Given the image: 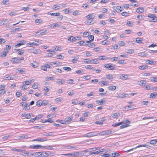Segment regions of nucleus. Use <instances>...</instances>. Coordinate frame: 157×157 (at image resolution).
Masks as SVG:
<instances>
[{"label":"nucleus","instance_id":"nucleus-45","mask_svg":"<svg viewBox=\"0 0 157 157\" xmlns=\"http://www.w3.org/2000/svg\"><path fill=\"white\" fill-rule=\"evenodd\" d=\"M30 107L29 106H29H27V103L25 104V107L24 108V109L25 110H28L30 109Z\"/></svg>","mask_w":157,"mask_h":157},{"label":"nucleus","instance_id":"nucleus-36","mask_svg":"<svg viewBox=\"0 0 157 157\" xmlns=\"http://www.w3.org/2000/svg\"><path fill=\"white\" fill-rule=\"evenodd\" d=\"M157 95V93H151L150 94V98H154Z\"/></svg>","mask_w":157,"mask_h":157},{"label":"nucleus","instance_id":"nucleus-64","mask_svg":"<svg viewBox=\"0 0 157 157\" xmlns=\"http://www.w3.org/2000/svg\"><path fill=\"white\" fill-rule=\"evenodd\" d=\"M157 21V17H155V16H154V17L152 18L151 21L155 22Z\"/></svg>","mask_w":157,"mask_h":157},{"label":"nucleus","instance_id":"nucleus-40","mask_svg":"<svg viewBox=\"0 0 157 157\" xmlns=\"http://www.w3.org/2000/svg\"><path fill=\"white\" fill-rule=\"evenodd\" d=\"M62 100L61 98L60 97L58 98L55 99V102L56 103H59Z\"/></svg>","mask_w":157,"mask_h":157},{"label":"nucleus","instance_id":"nucleus-33","mask_svg":"<svg viewBox=\"0 0 157 157\" xmlns=\"http://www.w3.org/2000/svg\"><path fill=\"white\" fill-rule=\"evenodd\" d=\"M138 55L139 56L142 57H146L147 55V54L145 53L144 52L139 53Z\"/></svg>","mask_w":157,"mask_h":157},{"label":"nucleus","instance_id":"nucleus-9","mask_svg":"<svg viewBox=\"0 0 157 157\" xmlns=\"http://www.w3.org/2000/svg\"><path fill=\"white\" fill-rule=\"evenodd\" d=\"M119 78L123 80H127L128 79V77L127 74L121 75L119 77Z\"/></svg>","mask_w":157,"mask_h":157},{"label":"nucleus","instance_id":"nucleus-21","mask_svg":"<svg viewBox=\"0 0 157 157\" xmlns=\"http://www.w3.org/2000/svg\"><path fill=\"white\" fill-rule=\"evenodd\" d=\"M46 81H48L49 80H54L55 79V78L53 77H46L45 78Z\"/></svg>","mask_w":157,"mask_h":157},{"label":"nucleus","instance_id":"nucleus-34","mask_svg":"<svg viewBox=\"0 0 157 157\" xmlns=\"http://www.w3.org/2000/svg\"><path fill=\"white\" fill-rule=\"evenodd\" d=\"M18 71L21 74H25L26 72V71L23 69H20V68H18L17 69Z\"/></svg>","mask_w":157,"mask_h":157},{"label":"nucleus","instance_id":"nucleus-29","mask_svg":"<svg viewBox=\"0 0 157 157\" xmlns=\"http://www.w3.org/2000/svg\"><path fill=\"white\" fill-rule=\"evenodd\" d=\"M128 95V94H121L120 95H118V96L117 97H119V98H125L126 97V95Z\"/></svg>","mask_w":157,"mask_h":157},{"label":"nucleus","instance_id":"nucleus-55","mask_svg":"<svg viewBox=\"0 0 157 157\" xmlns=\"http://www.w3.org/2000/svg\"><path fill=\"white\" fill-rule=\"evenodd\" d=\"M59 7H60L59 6H57L56 5H55L53 6L52 9L54 10H59Z\"/></svg>","mask_w":157,"mask_h":157},{"label":"nucleus","instance_id":"nucleus-56","mask_svg":"<svg viewBox=\"0 0 157 157\" xmlns=\"http://www.w3.org/2000/svg\"><path fill=\"white\" fill-rule=\"evenodd\" d=\"M91 133L92 134V135L93 136H97L98 135V133L97 132H91Z\"/></svg>","mask_w":157,"mask_h":157},{"label":"nucleus","instance_id":"nucleus-8","mask_svg":"<svg viewBox=\"0 0 157 157\" xmlns=\"http://www.w3.org/2000/svg\"><path fill=\"white\" fill-rule=\"evenodd\" d=\"M4 79L6 80H12L14 79V78L13 77H11L10 75L7 74L5 76L4 78Z\"/></svg>","mask_w":157,"mask_h":157},{"label":"nucleus","instance_id":"nucleus-35","mask_svg":"<svg viewBox=\"0 0 157 157\" xmlns=\"http://www.w3.org/2000/svg\"><path fill=\"white\" fill-rule=\"evenodd\" d=\"M116 86H110L109 87L108 89L109 90H114L116 89Z\"/></svg>","mask_w":157,"mask_h":157},{"label":"nucleus","instance_id":"nucleus-49","mask_svg":"<svg viewBox=\"0 0 157 157\" xmlns=\"http://www.w3.org/2000/svg\"><path fill=\"white\" fill-rule=\"evenodd\" d=\"M92 20H91L90 19H88L86 20V24H91V23L92 22Z\"/></svg>","mask_w":157,"mask_h":157},{"label":"nucleus","instance_id":"nucleus-12","mask_svg":"<svg viewBox=\"0 0 157 157\" xmlns=\"http://www.w3.org/2000/svg\"><path fill=\"white\" fill-rule=\"evenodd\" d=\"M86 17L87 19H92L93 20V19L95 18V15L94 13H92L87 15Z\"/></svg>","mask_w":157,"mask_h":157},{"label":"nucleus","instance_id":"nucleus-31","mask_svg":"<svg viewBox=\"0 0 157 157\" xmlns=\"http://www.w3.org/2000/svg\"><path fill=\"white\" fill-rule=\"evenodd\" d=\"M90 63H91L97 64L98 63V61L97 59H94L90 60Z\"/></svg>","mask_w":157,"mask_h":157},{"label":"nucleus","instance_id":"nucleus-25","mask_svg":"<svg viewBox=\"0 0 157 157\" xmlns=\"http://www.w3.org/2000/svg\"><path fill=\"white\" fill-rule=\"evenodd\" d=\"M25 43H26L25 41L23 40L22 42H21V43H19L18 44H16L15 45V47L16 48H17L18 47L20 46H21V45L24 44H25Z\"/></svg>","mask_w":157,"mask_h":157},{"label":"nucleus","instance_id":"nucleus-5","mask_svg":"<svg viewBox=\"0 0 157 157\" xmlns=\"http://www.w3.org/2000/svg\"><path fill=\"white\" fill-rule=\"evenodd\" d=\"M149 147V146L147 145H146V144H144V145H138V146H137L135 148H133L130 149L129 150L125 151V152L128 153V152H129V151H133V150H135L136 149V148H138V147Z\"/></svg>","mask_w":157,"mask_h":157},{"label":"nucleus","instance_id":"nucleus-20","mask_svg":"<svg viewBox=\"0 0 157 157\" xmlns=\"http://www.w3.org/2000/svg\"><path fill=\"white\" fill-rule=\"evenodd\" d=\"M47 30L46 29H43L40 30V35H45L47 33Z\"/></svg>","mask_w":157,"mask_h":157},{"label":"nucleus","instance_id":"nucleus-10","mask_svg":"<svg viewBox=\"0 0 157 157\" xmlns=\"http://www.w3.org/2000/svg\"><path fill=\"white\" fill-rule=\"evenodd\" d=\"M48 140V139L47 138L44 137L42 138H38V139H35L34 140L36 141H39L40 142H44Z\"/></svg>","mask_w":157,"mask_h":157},{"label":"nucleus","instance_id":"nucleus-62","mask_svg":"<svg viewBox=\"0 0 157 157\" xmlns=\"http://www.w3.org/2000/svg\"><path fill=\"white\" fill-rule=\"evenodd\" d=\"M16 13L15 12H12L9 13V15L10 16H15L17 15Z\"/></svg>","mask_w":157,"mask_h":157},{"label":"nucleus","instance_id":"nucleus-53","mask_svg":"<svg viewBox=\"0 0 157 157\" xmlns=\"http://www.w3.org/2000/svg\"><path fill=\"white\" fill-rule=\"evenodd\" d=\"M106 78H107L113 79V77L112 75H106Z\"/></svg>","mask_w":157,"mask_h":157},{"label":"nucleus","instance_id":"nucleus-11","mask_svg":"<svg viewBox=\"0 0 157 157\" xmlns=\"http://www.w3.org/2000/svg\"><path fill=\"white\" fill-rule=\"evenodd\" d=\"M102 100H97L96 101V103L99 104V105H105L106 104V101L104 100V99H101Z\"/></svg>","mask_w":157,"mask_h":157},{"label":"nucleus","instance_id":"nucleus-61","mask_svg":"<svg viewBox=\"0 0 157 157\" xmlns=\"http://www.w3.org/2000/svg\"><path fill=\"white\" fill-rule=\"evenodd\" d=\"M84 62L86 63H90V60L89 59H85L84 60Z\"/></svg>","mask_w":157,"mask_h":157},{"label":"nucleus","instance_id":"nucleus-57","mask_svg":"<svg viewBox=\"0 0 157 157\" xmlns=\"http://www.w3.org/2000/svg\"><path fill=\"white\" fill-rule=\"evenodd\" d=\"M42 22V20L40 19H36L35 21V22L36 23H41Z\"/></svg>","mask_w":157,"mask_h":157},{"label":"nucleus","instance_id":"nucleus-52","mask_svg":"<svg viewBox=\"0 0 157 157\" xmlns=\"http://www.w3.org/2000/svg\"><path fill=\"white\" fill-rule=\"evenodd\" d=\"M144 16L141 15H138L137 16V18L138 19L140 20H143L144 19Z\"/></svg>","mask_w":157,"mask_h":157},{"label":"nucleus","instance_id":"nucleus-23","mask_svg":"<svg viewBox=\"0 0 157 157\" xmlns=\"http://www.w3.org/2000/svg\"><path fill=\"white\" fill-rule=\"evenodd\" d=\"M78 59H79V57H78V56H76L75 57V58L74 59H72V62L73 63H76L77 61H78Z\"/></svg>","mask_w":157,"mask_h":157},{"label":"nucleus","instance_id":"nucleus-43","mask_svg":"<svg viewBox=\"0 0 157 157\" xmlns=\"http://www.w3.org/2000/svg\"><path fill=\"white\" fill-rule=\"evenodd\" d=\"M36 105L38 106H40L42 105V102L41 100H38L36 102Z\"/></svg>","mask_w":157,"mask_h":157},{"label":"nucleus","instance_id":"nucleus-18","mask_svg":"<svg viewBox=\"0 0 157 157\" xmlns=\"http://www.w3.org/2000/svg\"><path fill=\"white\" fill-rule=\"evenodd\" d=\"M68 40L70 41L75 42L76 41V39L75 37L71 36L68 37Z\"/></svg>","mask_w":157,"mask_h":157},{"label":"nucleus","instance_id":"nucleus-44","mask_svg":"<svg viewBox=\"0 0 157 157\" xmlns=\"http://www.w3.org/2000/svg\"><path fill=\"white\" fill-rule=\"evenodd\" d=\"M11 136L10 135H9L8 136H5L2 137V139H3L4 140H7L8 138H9Z\"/></svg>","mask_w":157,"mask_h":157},{"label":"nucleus","instance_id":"nucleus-42","mask_svg":"<svg viewBox=\"0 0 157 157\" xmlns=\"http://www.w3.org/2000/svg\"><path fill=\"white\" fill-rule=\"evenodd\" d=\"M63 68L65 70L67 71H71V68L69 67H63Z\"/></svg>","mask_w":157,"mask_h":157},{"label":"nucleus","instance_id":"nucleus-14","mask_svg":"<svg viewBox=\"0 0 157 157\" xmlns=\"http://www.w3.org/2000/svg\"><path fill=\"white\" fill-rule=\"evenodd\" d=\"M86 42L88 43L85 44H84L85 45H87L88 47L90 48H93L95 46L94 44L90 42V41H87Z\"/></svg>","mask_w":157,"mask_h":157},{"label":"nucleus","instance_id":"nucleus-51","mask_svg":"<svg viewBox=\"0 0 157 157\" xmlns=\"http://www.w3.org/2000/svg\"><path fill=\"white\" fill-rule=\"evenodd\" d=\"M110 58H109L108 57H106L105 56H101L99 58V59L101 60H104L106 59H110Z\"/></svg>","mask_w":157,"mask_h":157},{"label":"nucleus","instance_id":"nucleus-41","mask_svg":"<svg viewBox=\"0 0 157 157\" xmlns=\"http://www.w3.org/2000/svg\"><path fill=\"white\" fill-rule=\"evenodd\" d=\"M51 27L53 28H55L57 26H60V25L58 24V23H56L54 24H51Z\"/></svg>","mask_w":157,"mask_h":157},{"label":"nucleus","instance_id":"nucleus-6","mask_svg":"<svg viewBox=\"0 0 157 157\" xmlns=\"http://www.w3.org/2000/svg\"><path fill=\"white\" fill-rule=\"evenodd\" d=\"M11 61L13 63H17L20 62L19 58L17 57L13 58L11 59Z\"/></svg>","mask_w":157,"mask_h":157},{"label":"nucleus","instance_id":"nucleus-58","mask_svg":"<svg viewBox=\"0 0 157 157\" xmlns=\"http://www.w3.org/2000/svg\"><path fill=\"white\" fill-rule=\"evenodd\" d=\"M118 57H115L111 58V61H117L118 60Z\"/></svg>","mask_w":157,"mask_h":157},{"label":"nucleus","instance_id":"nucleus-38","mask_svg":"<svg viewBox=\"0 0 157 157\" xmlns=\"http://www.w3.org/2000/svg\"><path fill=\"white\" fill-rule=\"evenodd\" d=\"M57 82L59 85L60 84H63L64 83V81H62L61 79H59L58 80Z\"/></svg>","mask_w":157,"mask_h":157},{"label":"nucleus","instance_id":"nucleus-39","mask_svg":"<svg viewBox=\"0 0 157 157\" xmlns=\"http://www.w3.org/2000/svg\"><path fill=\"white\" fill-rule=\"evenodd\" d=\"M157 142V139H155L153 140H151L149 142V143L151 144L154 145L156 144V143Z\"/></svg>","mask_w":157,"mask_h":157},{"label":"nucleus","instance_id":"nucleus-26","mask_svg":"<svg viewBox=\"0 0 157 157\" xmlns=\"http://www.w3.org/2000/svg\"><path fill=\"white\" fill-rule=\"evenodd\" d=\"M148 66L147 65H142L141 66L139 67V68L141 70H144L147 68L148 67Z\"/></svg>","mask_w":157,"mask_h":157},{"label":"nucleus","instance_id":"nucleus-63","mask_svg":"<svg viewBox=\"0 0 157 157\" xmlns=\"http://www.w3.org/2000/svg\"><path fill=\"white\" fill-rule=\"evenodd\" d=\"M79 11L78 10L75 11L73 13V14L74 15L76 16L78 15Z\"/></svg>","mask_w":157,"mask_h":157},{"label":"nucleus","instance_id":"nucleus-22","mask_svg":"<svg viewBox=\"0 0 157 157\" xmlns=\"http://www.w3.org/2000/svg\"><path fill=\"white\" fill-rule=\"evenodd\" d=\"M48 14L50 15L55 16H59L60 14V13H48Z\"/></svg>","mask_w":157,"mask_h":157},{"label":"nucleus","instance_id":"nucleus-7","mask_svg":"<svg viewBox=\"0 0 157 157\" xmlns=\"http://www.w3.org/2000/svg\"><path fill=\"white\" fill-rule=\"evenodd\" d=\"M9 22L8 20L7 19H4L0 21V25H1L7 24Z\"/></svg>","mask_w":157,"mask_h":157},{"label":"nucleus","instance_id":"nucleus-37","mask_svg":"<svg viewBox=\"0 0 157 157\" xmlns=\"http://www.w3.org/2000/svg\"><path fill=\"white\" fill-rule=\"evenodd\" d=\"M31 65L34 68H36L38 66V64L36 62H34L33 63H31Z\"/></svg>","mask_w":157,"mask_h":157},{"label":"nucleus","instance_id":"nucleus-24","mask_svg":"<svg viewBox=\"0 0 157 157\" xmlns=\"http://www.w3.org/2000/svg\"><path fill=\"white\" fill-rule=\"evenodd\" d=\"M146 63L149 64H154L155 63V62L150 60H147Z\"/></svg>","mask_w":157,"mask_h":157},{"label":"nucleus","instance_id":"nucleus-46","mask_svg":"<svg viewBox=\"0 0 157 157\" xmlns=\"http://www.w3.org/2000/svg\"><path fill=\"white\" fill-rule=\"evenodd\" d=\"M95 95V93L94 92L92 91L90 93V94H87L86 96L87 97H90V96H94Z\"/></svg>","mask_w":157,"mask_h":157},{"label":"nucleus","instance_id":"nucleus-60","mask_svg":"<svg viewBox=\"0 0 157 157\" xmlns=\"http://www.w3.org/2000/svg\"><path fill=\"white\" fill-rule=\"evenodd\" d=\"M79 155V153L78 152H76L73 153V156H77Z\"/></svg>","mask_w":157,"mask_h":157},{"label":"nucleus","instance_id":"nucleus-47","mask_svg":"<svg viewBox=\"0 0 157 157\" xmlns=\"http://www.w3.org/2000/svg\"><path fill=\"white\" fill-rule=\"evenodd\" d=\"M113 157H118L120 155V154L117 152H114L112 153Z\"/></svg>","mask_w":157,"mask_h":157},{"label":"nucleus","instance_id":"nucleus-50","mask_svg":"<svg viewBox=\"0 0 157 157\" xmlns=\"http://www.w3.org/2000/svg\"><path fill=\"white\" fill-rule=\"evenodd\" d=\"M31 113H27V114H26L25 118H26L27 119H29L31 118Z\"/></svg>","mask_w":157,"mask_h":157},{"label":"nucleus","instance_id":"nucleus-19","mask_svg":"<svg viewBox=\"0 0 157 157\" xmlns=\"http://www.w3.org/2000/svg\"><path fill=\"white\" fill-rule=\"evenodd\" d=\"M73 117H70L67 118H65V122L67 123H69L71 121L73 120Z\"/></svg>","mask_w":157,"mask_h":157},{"label":"nucleus","instance_id":"nucleus-17","mask_svg":"<svg viewBox=\"0 0 157 157\" xmlns=\"http://www.w3.org/2000/svg\"><path fill=\"white\" fill-rule=\"evenodd\" d=\"M136 12L138 13H141L144 12V9L142 7L138 8L136 10Z\"/></svg>","mask_w":157,"mask_h":157},{"label":"nucleus","instance_id":"nucleus-54","mask_svg":"<svg viewBox=\"0 0 157 157\" xmlns=\"http://www.w3.org/2000/svg\"><path fill=\"white\" fill-rule=\"evenodd\" d=\"M89 39L90 41H93L94 39V36L93 35H90L89 37Z\"/></svg>","mask_w":157,"mask_h":157},{"label":"nucleus","instance_id":"nucleus-13","mask_svg":"<svg viewBox=\"0 0 157 157\" xmlns=\"http://www.w3.org/2000/svg\"><path fill=\"white\" fill-rule=\"evenodd\" d=\"M28 52H29L33 53L35 54H38L37 50L36 49L31 48V49H29Z\"/></svg>","mask_w":157,"mask_h":157},{"label":"nucleus","instance_id":"nucleus-3","mask_svg":"<svg viewBox=\"0 0 157 157\" xmlns=\"http://www.w3.org/2000/svg\"><path fill=\"white\" fill-rule=\"evenodd\" d=\"M114 10L116 11L117 13H120L123 10V7L119 6H115L113 7Z\"/></svg>","mask_w":157,"mask_h":157},{"label":"nucleus","instance_id":"nucleus-59","mask_svg":"<svg viewBox=\"0 0 157 157\" xmlns=\"http://www.w3.org/2000/svg\"><path fill=\"white\" fill-rule=\"evenodd\" d=\"M128 13L126 12H122L121 14L122 16H124L125 17H126L128 16Z\"/></svg>","mask_w":157,"mask_h":157},{"label":"nucleus","instance_id":"nucleus-27","mask_svg":"<svg viewBox=\"0 0 157 157\" xmlns=\"http://www.w3.org/2000/svg\"><path fill=\"white\" fill-rule=\"evenodd\" d=\"M139 82V85L141 86L144 85L146 83V81L144 80L140 81Z\"/></svg>","mask_w":157,"mask_h":157},{"label":"nucleus","instance_id":"nucleus-28","mask_svg":"<svg viewBox=\"0 0 157 157\" xmlns=\"http://www.w3.org/2000/svg\"><path fill=\"white\" fill-rule=\"evenodd\" d=\"M136 40L137 43L141 44L143 42L142 38H137L136 39Z\"/></svg>","mask_w":157,"mask_h":157},{"label":"nucleus","instance_id":"nucleus-32","mask_svg":"<svg viewBox=\"0 0 157 157\" xmlns=\"http://www.w3.org/2000/svg\"><path fill=\"white\" fill-rule=\"evenodd\" d=\"M91 132L89 133L86 134L85 135L83 136L84 137H93Z\"/></svg>","mask_w":157,"mask_h":157},{"label":"nucleus","instance_id":"nucleus-30","mask_svg":"<svg viewBox=\"0 0 157 157\" xmlns=\"http://www.w3.org/2000/svg\"><path fill=\"white\" fill-rule=\"evenodd\" d=\"M41 147L40 145H36L34 146H30V147L32 149H37Z\"/></svg>","mask_w":157,"mask_h":157},{"label":"nucleus","instance_id":"nucleus-4","mask_svg":"<svg viewBox=\"0 0 157 157\" xmlns=\"http://www.w3.org/2000/svg\"><path fill=\"white\" fill-rule=\"evenodd\" d=\"M112 131L110 130H108L104 132H102L101 133H98V135L100 136L102 135H109L111 133Z\"/></svg>","mask_w":157,"mask_h":157},{"label":"nucleus","instance_id":"nucleus-2","mask_svg":"<svg viewBox=\"0 0 157 157\" xmlns=\"http://www.w3.org/2000/svg\"><path fill=\"white\" fill-rule=\"evenodd\" d=\"M113 65H114L111 64L109 63L104 65V67L108 70H114L115 68Z\"/></svg>","mask_w":157,"mask_h":157},{"label":"nucleus","instance_id":"nucleus-1","mask_svg":"<svg viewBox=\"0 0 157 157\" xmlns=\"http://www.w3.org/2000/svg\"><path fill=\"white\" fill-rule=\"evenodd\" d=\"M49 151L47 152H37V155H38L37 157H47L50 153Z\"/></svg>","mask_w":157,"mask_h":157},{"label":"nucleus","instance_id":"nucleus-16","mask_svg":"<svg viewBox=\"0 0 157 157\" xmlns=\"http://www.w3.org/2000/svg\"><path fill=\"white\" fill-rule=\"evenodd\" d=\"M55 133L53 132H49V133H44L43 135V136H52L54 135Z\"/></svg>","mask_w":157,"mask_h":157},{"label":"nucleus","instance_id":"nucleus-15","mask_svg":"<svg viewBox=\"0 0 157 157\" xmlns=\"http://www.w3.org/2000/svg\"><path fill=\"white\" fill-rule=\"evenodd\" d=\"M5 52H2L0 54V56L1 57L4 58L6 56V53L8 52V51L7 50H5V49H4Z\"/></svg>","mask_w":157,"mask_h":157},{"label":"nucleus","instance_id":"nucleus-48","mask_svg":"<svg viewBox=\"0 0 157 157\" xmlns=\"http://www.w3.org/2000/svg\"><path fill=\"white\" fill-rule=\"evenodd\" d=\"M42 116L43 115L42 114H38L35 117V118L36 120H39L42 118Z\"/></svg>","mask_w":157,"mask_h":157}]
</instances>
